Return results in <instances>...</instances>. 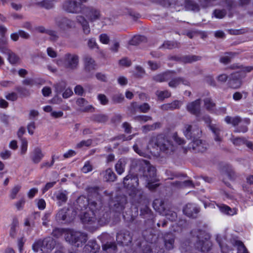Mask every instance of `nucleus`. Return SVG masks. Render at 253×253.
I'll return each instance as SVG.
<instances>
[{
	"instance_id": "f257e3e1",
	"label": "nucleus",
	"mask_w": 253,
	"mask_h": 253,
	"mask_svg": "<svg viewBox=\"0 0 253 253\" xmlns=\"http://www.w3.org/2000/svg\"><path fill=\"white\" fill-rule=\"evenodd\" d=\"M109 217L110 213L108 211L89 210L81 216V219L86 228L94 229L98 225H102L108 222Z\"/></svg>"
},
{
	"instance_id": "f03ea898",
	"label": "nucleus",
	"mask_w": 253,
	"mask_h": 253,
	"mask_svg": "<svg viewBox=\"0 0 253 253\" xmlns=\"http://www.w3.org/2000/svg\"><path fill=\"white\" fill-rule=\"evenodd\" d=\"M148 147L159 148L160 151L167 154H171L176 149V146L167 136L160 134L152 137L149 142Z\"/></svg>"
},
{
	"instance_id": "7ed1b4c3",
	"label": "nucleus",
	"mask_w": 253,
	"mask_h": 253,
	"mask_svg": "<svg viewBox=\"0 0 253 253\" xmlns=\"http://www.w3.org/2000/svg\"><path fill=\"white\" fill-rule=\"evenodd\" d=\"M183 133L186 137L192 140L193 149H196L198 148L199 151L202 150L200 148L202 141L198 139L201 135L202 131L196 124L193 123L192 124L185 125Z\"/></svg>"
},
{
	"instance_id": "20e7f679",
	"label": "nucleus",
	"mask_w": 253,
	"mask_h": 253,
	"mask_svg": "<svg viewBox=\"0 0 253 253\" xmlns=\"http://www.w3.org/2000/svg\"><path fill=\"white\" fill-rule=\"evenodd\" d=\"M239 70L238 72L232 73L231 75L230 80L229 81V85L233 88L239 87L242 84L241 79L245 76L247 73L253 70V67H239Z\"/></svg>"
},
{
	"instance_id": "39448f33",
	"label": "nucleus",
	"mask_w": 253,
	"mask_h": 253,
	"mask_svg": "<svg viewBox=\"0 0 253 253\" xmlns=\"http://www.w3.org/2000/svg\"><path fill=\"white\" fill-rule=\"evenodd\" d=\"M145 166L144 167V177L147 182V187L150 190H153L159 186V184L154 182V178L156 176V169L151 166L149 163L143 160Z\"/></svg>"
},
{
	"instance_id": "423d86ee",
	"label": "nucleus",
	"mask_w": 253,
	"mask_h": 253,
	"mask_svg": "<svg viewBox=\"0 0 253 253\" xmlns=\"http://www.w3.org/2000/svg\"><path fill=\"white\" fill-rule=\"evenodd\" d=\"M55 245V241L51 238H47L43 241L39 240L33 245L34 252H38L40 249L43 253H48L52 250Z\"/></svg>"
},
{
	"instance_id": "0eeeda50",
	"label": "nucleus",
	"mask_w": 253,
	"mask_h": 253,
	"mask_svg": "<svg viewBox=\"0 0 253 253\" xmlns=\"http://www.w3.org/2000/svg\"><path fill=\"white\" fill-rule=\"evenodd\" d=\"M153 205L156 211H158L160 214L165 215L169 220L173 221L176 218V212L170 211H165L164 203L162 201L156 200L154 201Z\"/></svg>"
},
{
	"instance_id": "6e6552de",
	"label": "nucleus",
	"mask_w": 253,
	"mask_h": 253,
	"mask_svg": "<svg viewBox=\"0 0 253 253\" xmlns=\"http://www.w3.org/2000/svg\"><path fill=\"white\" fill-rule=\"evenodd\" d=\"M64 66L69 70H75L79 65V57L75 54L66 53L63 57Z\"/></svg>"
},
{
	"instance_id": "1a4fd4ad",
	"label": "nucleus",
	"mask_w": 253,
	"mask_h": 253,
	"mask_svg": "<svg viewBox=\"0 0 253 253\" xmlns=\"http://www.w3.org/2000/svg\"><path fill=\"white\" fill-rule=\"evenodd\" d=\"M66 239L72 243H84L87 240V236L85 233L79 231H71L68 233Z\"/></svg>"
},
{
	"instance_id": "9d476101",
	"label": "nucleus",
	"mask_w": 253,
	"mask_h": 253,
	"mask_svg": "<svg viewBox=\"0 0 253 253\" xmlns=\"http://www.w3.org/2000/svg\"><path fill=\"white\" fill-rule=\"evenodd\" d=\"M205 235V233L204 231H200L199 234L196 236V238L199 240L196 247L200 249L202 252L209 251L211 247V243L208 240V238L205 237L204 240L203 239Z\"/></svg>"
},
{
	"instance_id": "9b49d317",
	"label": "nucleus",
	"mask_w": 253,
	"mask_h": 253,
	"mask_svg": "<svg viewBox=\"0 0 253 253\" xmlns=\"http://www.w3.org/2000/svg\"><path fill=\"white\" fill-rule=\"evenodd\" d=\"M77 214V211H74L73 209H63L59 211L56 214V218L58 220H64L67 216L68 220L73 219Z\"/></svg>"
},
{
	"instance_id": "f8f14e48",
	"label": "nucleus",
	"mask_w": 253,
	"mask_h": 253,
	"mask_svg": "<svg viewBox=\"0 0 253 253\" xmlns=\"http://www.w3.org/2000/svg\"><path fill=\"white\" fill-rule=\"evenodd\" d=\"M62 7L69 13H77L79 11V4L76 0H67L63 3Z\"/></svg>"
},
{
	"instance_id": "ddd939ff",
	"label": "nucleus",
	"mask_w": 253,
	"mask_h": 253,
	"mask_svg": "<svg viewBox=\"0 0 253 253\" xmlns=\"http://www.w3.org/2000/svg\"><path fill=\"white\" fill-rule=\"evenodd\" d=\"M56 26L62 30H66L74 26L73 21L67 18H59L56 19Z\"/></svg>"
},
{
	"instance_id": "4468645a",
	"label": "nucleus",
	"mask_w": 253,
	"mask_h": 253,
	"mask_svg": "<svg viewBox=\"0 0 253 253\" xmlns=\"http://www.w3.org/2000/svg\"><path fill=\"white\" fill-rule=\"evenodd\" d=\"M186 108L191 114L198 117L201 111V100L197 99L187 104Z\"/></svg>"
},
{
	"instance_id": "2eb2a0df",
	"label": "nucleus",
	"mask_w": 253,
	"mask_h": 253,
	"mask_svg": "<svg viewBox=\"0 0 253 253\" xmlns=\"http://www.w3.org/2000/svg\"><path fill=\"white\" fill-rule=\"evenodd\" d=\"M83 13L90 21H94L100 17L99 11L91 7H85L83 9Z\"/></svg>"
},
{
	"instance_id": "dca6fc26",
	"label": "nucleus",
	"mask_w": 253,
	"mask_h": 253,
	"mask_svg": "<svg viewBox=\"0 0 253 253\" xmlns=\"http://www.w3.org/2000/svg\"><path fill=\"white\" fill-rule=\"evenodd\" d=\"M144 139H139L137 140L135 144L133 146V148L134 151L139 154L140 156H144L145 155V152H144L145 149H149L151 147H148V145L144 148L143 146V143L144 142Z\"/></svg>"
},
{
	"instance_id": "f3484780",
	"label": "nucleus",
	"mask_w": 253,
	"mask_h": 253,
	"mask_svg": "<svg viewBox=\"0 0 253 253\" xmlns=\"http://www.w3.org/2000/svg\"><path fill=\"white\" fill-rule=\"evenodd\" d=\"M76 103L82 111L93 112L94 110V108L91 105L88 104V102L84 98H80L78 99Z\"/></svg>"
},
{
	"instance_id": "a211bd4d",
	"label": "nucleus",
	"mask_w": 253,
	"mask_h": 253,
	"mask_svg": "<svg viewBox=\"0 0 253 253\" xmlns=\"http://www.w3.org/2000/svg\"><path fill=\"white\" fill-rule=\"evenodd\" d=\"M224 121L227 124H231L234 126L238 125L241 122H243L246 125H248L250 123L249 119H245L244 120H242L239 116L232 117L228 116L225 118Z\"/></svg>"
},
{
	"instance_id": "6ab92c4d",
	"label": "nucleus",
	"mask_w": 253,
	"mask_h": 253,
	"mask_svg": "<svg viewBox=\"0 0 253 253\" xmlns=\"http://www.w3.org/2000/svg\"><path fill=\"white\" fill-rule=\"evenodd\" d=\"M68 192L66 190H60L56 192L54 195L55 200L57 201V204L60 206L65 203L68 199Z\"/></svg>"
},
{
	"instance_id": "aec40b11",
	"label": "nucleus",
	"mask_w": 253,
	"mask_h": 253,
	"mask_svg": "<svg viewBox=\"0 0 253 253\" xmlns=\"http://www.w3.org/2000/svg\"><path fill=\"white\" fill-rule=\"evenodd\" d=\"M173 72H172V76H173ZM169 80H171L169 82V86L172 88L176 87L180 84L187 85L189 84V82L187 80L182 78H173V76H172L171 78Z\"/></svg>"
},
{
	"instance_id": "412c9836",
	"label": "nucleus",
	"mask_w": 253,
	"mask_h": 253,
	"mask_svg": "<svg viewBox=\"0 0 253 253\" xmlns=\"http://www.w3.org/2000/svg\"><path fill=\"white\" fill-rule=\"evenodd\" d=\"M172 71H168L165 73L156 75L153 77V80L157 82H167L171 78Z\"/></svg>"
},
{
	"instance_id": "4be33fe9",
	"label": "nucleus",
	"mask_w": 253,
	"mask_h": 253,
	"mask_svg": "<svg viewBox=\"0 0 253 253\" xmlns=\"http://www.w3.org/2000/svg\"><path fill=\"white\" fill-rule=\"evenodd\" d=\"M43 157L42 149L39 147L35 148L31 154V159L35 164L40 163Z\"/></svg>"
},
{
	"instance_id": "5701e85b",
	"label": "nucleus",
	"mask_w": 253,
	"mask_h": 253,
	"mask_svg": "<svg viewBox=\"0 0 253 253\" xmlns=\"http://www.w3.org/2000/svg\"><path fill=\"white\" fill-rule=\"evenodd\" d=\"M183 212L187 216L194 217L195 214L199 212V210L195 205L188 204L184 207Z\"/></svg>"
},
{
	"instance_id": "b1692460",
	"label": "nucleus",
	"mask_w": 253,
	"mask_h": 253,
	"mask_svg": "<svg viewBox=\"0 0 253 253\" xmlns=\"http://www.w3.org/2000/svg\"><path fill=\"white\" fill-rule=\"evenodd\" d=\"M100 174L102 175L103 179L106 181H114L116 179V175L113 170L110 168L102 171Z\"/></svg>"
},
{
	"instance_id": "393cba45",
	"label": "nucleus",
	"mask_w": 253,
	"mask_h": 253,
	"mask_svg": "<svg viewBox=\"0 0 253 253\" xmlns=\"http://www.w3.org/2000/svg\"><path fill=\"white\" fill-rule=\"evenodd\" d=\"M85 69L87 71H90L95 69L96 65L95 61L89 56H85L84 58Z\"/></svg>"
},
{
	"instance_id": "a878e982",
	"label": "nucleus",
	"mask_w": 253,
	"mask_h": 253,
	"mask_svg": "<svg viewBox=\"0 0 253 253\" xmlns=\"http://www.w3.org/2000/svg\"><path fill=\"white\" fill-rule=\"evenodd\" d=\"M99 249V246L95 241H90L84 247V251L85 253H95Z\"/></svg>"
},
{
	"instance_id": "bb28decb",
	"label": "nucleus",
	"mask_w": 253,
	"mask_h": 253,
	"mask_svg": "<svg viewBox=\"0 0 253 253\" xmlns=\"http://www.w3.org/2000/svg\"><path fill=\"white\" fill-rule=\"evenodd\" d=\"M221 212L229 215H233L237 214V210L235 208L231 209L225 205L218 206Z\"/></svg>"
},
{
	"instance_id": "cd10ccee",
	"label": "nucleus",
	"mask_w": 253,
	"mask_h": 253,
	"mask_svg": "<svg viewBox=\"0 0 253 253\" xmlns=\"http://www.w3.org/2000/svg\"><path fill=\"white\" fill-rule=\"evenodd\" d=\"M182 105V102L180 101L175 100L170 103L164 104L162 108L164 110H174L178 109Z\"/></svg>"
},
{
	"instance_id": "c85d7f7f",
	"label": "nucleus",
	"mask_w": 253,
	"mask_h": 253,
	"mask_svg": "<svg viewBox=\"0 0 253 253\" xmlns=\"http://www.w3.org/2000/svg\"><path fill=\"white\" fill-rule=\"evenodd\" d=\"M126 161L125 159H120L115 165V169L118 174H121L125 171Z\"/></svg>"
},
{
	"instance_id": "c756f323",
	"label": "nucleus",
	"mask_w": 253,
	"mask_h": 253,
	"mask_svg": "<svg viewBox=\"0 0 253 253\" xmlns=\"http://www.w3.org/2000/svg\"><path fill=\"white\" fill-rule=\"evenodd\" d=\"M4 54L8 55V60L11 64H15L19 61V57L10 49L6 51Z\"/></svg>"
},
{
	"instance_id": "7c9ffc66",
	"label": "nucleus",
	"mask_w": 253,
	"mask_h": 253,
	"mask_svg": "<svg viewBox=\"0 0 253 253\" xmlns=\"http://www.w3.org/2000/svg\"><path fill=\"white\" fill-rule=\"evenodd\" d=\"M210 127L214 134V140L217 142H220L222 138L220 136V129L219 127L213 125H210Z\"/></svg>"
},
{
	"instance_id": "2f4dec72",
	"label": "nucleus",
	"mask_w": 253,
	"mask_h": 253,
	"mask_svg": "<svg viewBox=\"0 0 253 253\" xmlns=\"http://www.w3.org/2000/svg\"><path fill=\"white\" fill-rule=\"evenodd\" d=\"M173 185L177 188L182 187H194V184L191 180H186L183 182L175 181L172 183Z\"/></svg>"
},
{
	"instance_id": "473e14b6",
	"label": "nucleus",
	"mask_w": 253,
	"mask_h": 253,
	"mask_svg": "<svg viewBox=\"0 0 253 253\" xmlns=\"http://www.w3.org/2000/svg\"><path fill=\"white\" fill-rule=\"evenodd\" d=\"M8 41L5 37L0 38V52L4 54L9 49L7 47Z\"/></svg>"
},
{
	"instance_id": "72a5a7b5",
	"label": "nucleus",
	"mask_w": 253,
	"mask_h": 253,
	"mask_svg": "<svg viewBox=\"0 0 253 253\" xmlns=\"http://www.w3.org/2000/svg\"><path fill=\"white\" fill-rule=\"evenodd\" d=\"M161 126L160 123H155L151 125H145L142 127V130L143 132L147 133V132L151 130H155L159 128Z\"/></svg>"
},
{
	"instance_id": "f704fd0d",
	"label": "nucleus",
	"mask_w": 253,
	"mask_h": 253,
	"mask_svg": "<svg viewBox=\"0 0 253 253\" xmlns=\"http://www.w3.org/2000/svg\"><path fill=\"white\" fill-rule=\"evenodd\" d=\"M201 57L196 55H187L182 58V61L185 63H191L200 60Z\"/></svg>"
},
{
	"instance_id": "c9c22d12",
	"label": "nucleus",
	"mask_w": 253,
	"mask_h": 253,
	"mask_svg": "<svg viewBox=\"0 0 253 253\" xmlns=\"http://www.w3.org/2000/svg\"><path fill=\"white\" fill-rule=\"evenodd\" d=\"M156 94L159 99L163 100L165 98L170 97L171 95V93L168 90H158L156 91Z\"/></svg>"
},
{
	"instance_id": "e433bc0d",
	"label": "nucleus",
	"mask_w": 253,
	"mask_h": 253,
	"mask_svg": "<svg viewBox=\"0 0 253 253\" xmlns=\"http://www.w3.org/2000/svg\"><path fill=\"white\" fill-rule=\"evenodd\" d=\"M20 145V154L25 155L28 149V141L26 138H21Z\"/></svg>"
},
{
	"instance_id": "4c0bfd02",
	"label": "nucleus",
	"mask_w": 253,
	"mask_h": 253,
	"mask_svg": "<svg viewBox=\"0 0 253 253\" xmlns=\"http://www.w3.org/2000/svg\"><path fill=\"white\" fill-rule=\"evenodd\" d=\"M94 120L99 123H105L108 120V117L105 114H97L94 116Z\"/></svg>"
},
{
	"instance_id": "58836bf2",
	"label": "nucleus",
	"mask_w": 253,
	"mask_h": 253,
	"mask_svg": "<svg viewBox=\"0 0 253 253\" xmlns=\"http://www.w3.org/2000/svg\"><path fill=\"white\" fill-rule=\"evenodd\" d=\"M235 245L237 247V253H248V251L242 242L239 241H236Z\"/></svg>"
},
{
	"instance_id": "ea45409f",
	"label": "nucleus",
	"mask_w": 253,
	"mask_h": 253,
	"mask_svg": "<svg viewBox=\"0 0 253 253\" xmlns=\"http://www.w3.org/2000/svg\"><path fill=\"white\" fill-rule=\"evenodd\" d=\"M174 238L170 235L169 238L165 239V246L168 250H171L173 248Z\"/></svg>"
},
{
	"instance_id": "a19ab883",
	"label": "nucleus",
	"mask_w": 253,
	"mask_h": 253,
	"mask_svg": "<svg viewBox=\"0 0 253 253\" xmlns=\"http://www.w3.org/2000/svg\"><path fill=\"white\" fill-rule=\"evenodd\" d=\"M205 106L206 108L210 111L214 110L215 104L213 103L210 98H206L204 100Z\"/></svg>"
},
{
	"instance_id": "79ce46f5",
	"label": "nucleus",
	"mask_w": 253,
	"mask_h": 253,
	"mask_svg": "<svg viewBox=\"0 0 253 253\" xmlns=\"http://www.w3.org/2000/svg\"><path fill=\"white\" fill-rule=\"evenodd\" d=\"M21 186L16 185L12 188L9 195V197L11 199H14L16 198V195L21 189Z\"/></svg>"
},
{
	"instance_id": "37998d69",
	"label": "nucleus",
	"mask_w": 253,
	"mask_h": 253,
	"mask_svg": "<svg viewBox=\"0 0 253 253\" xmlns=\"http://www.w3.org/2000/svg\"><path fill=\"white\" fill-rule=\"evenodd\" d=\"M97 99L101 103V104L103 105H106L108 104L109 102V100L106 97V96L103 94H99L97 95Z\"/></svg>"
},
{
	"instance_id": "c03bdc74",
	"label": "nucleus",
	"mask_w": 253,
	"mask_h": 253,
	"mask_svg": "<svg viewBox=\"0 0 253 253\" xmlns=\"http://www.w3.org/2000/svg\"><path fill=\"white\" fill-rule=\"evenodd\" d=\"M93 169L92 165L89 162H86L82 168V170L84 173H87Z\"/></svg>"
},
{
	"instance_id": "a18cd8bd",
	"label": "nucleus",
	"mask_w": 253,
	"mask_h": 253,
	"mask_svg": "<svg viewBox=\"0 0 253 253\" xmlns=\"http://www.w3.org/2000/svg\"><path fill=\"white\" fill-rule=\"evenodd\" d=\"M92 141L90 139L86 140H82L76 145V147L78 148H81L84 146L88 147L91 144Z\"/></svg>"
},
{
	"instance_id": "49530a36",
	"label": "nucleus",
	"mask_w": 253,
	"mask_h": 253,
	"mask_svg": "<svg viewBox=\"0 0 253 253\" xmlns=\"http://www.w3.org/2000/svg\"><path fill=\"white\" fill-rule=\"evenodd\" d=\"M176 46V43L170 41H166L162 45V47L166 49H172Z\"/></svg>"
},
{
	"instance_id": "de8ad7c7",
	"label": "nucleus",
	"mask_w": 253,
	"mask_h": 253,
	"mask_svg": "<svg viewBox=\"0 0 253 253\" xmlns=\"http://www.w3.org/2000/svg\"><path fill=\"white\" fill-rule=\"evenodd\" d=\"M41 5L47 9H50L54 6L53 2L49 0H43L41 2Z\"/></svg>"
},
{
	"instance_id": "09e8293b",
	"label": "nucleus",
	"mask_w": 253,
	"mask_h": 253,
	"mask_svg": "<svg viewBox=\"0 0 253 253\" xmlns=\"http://www.w3.org/2000/svg\"><path fill=\"white\" fill-rule=\"evenodd\" d=\"M130 180V181H131V183H133V182H135L136 183V186H137L138 185V178L136 177H133L132 178L131 177V176H130L129 175H127L126 176L124 179V184L125 186H126L127 187H128V185H127V183H126V181L127 180Z\"/></svg>"
},
{
	"instance_id": "8fccbe9b",
	"label": "nucleus",
	"mask_w": 253,
	"mask_h": 253,
	"mask_svg": "<svg viewBox=\"0 0 253 253\" xmlns=\"http://www.w3.org/2000/svg\"><path fill=\"white\" fill-rule=\"evenodd\" d=\"M231 141L234 145L240 146L245 143V139L242 138L233 137Z\"/></svg>"
},
{
	"instance_id": "3c124183",
	"label": "nucleus",
	"mask_w": 253,
	"mask_h": 253,
	"mask_svg": "<svg viewBox=\"0 0 253 253\" xmlns=\"http://www.w3.org/2000/svg\"><path fill=\"white\" fill-rule=\"evenodd\" d=\"M135 120L141 123H145L152 120V118L150 116L142 115L136 117Z\"/></svg>"
},
{
	"instance_id": "603ef678",
	"label": "nucleus",
	"mask_w": 253,
	"mask_h": 253,
	"mask_svg": "<svg viewBox=\"0 0 253 253\" xmlns=\"http://www.w3.org/2000/svg\"><path fill=\"white\" fill-rule=\"evenodd\" d=\"M117 248L116 245L114 243H107L103 246V249L104 250H111L115 251Z\"/></svg>"
},
{
	"instance_id": "864d4df0",
	"label": "nucleus",
	"mask_w": 253,
	"mask_h": 253,
	"mask_svg": "<svg viewBox=\"0 0 253 253\" xmlns=\"http://www.w3.org/2000/svg\"><path fill=\"white\" fill-rule=\"evenodd\" d=\"M228 78V76L225 74H221L217 76L216 80L219 83L222 84L225 83Z\"/></svg>"
},
{
	"instance_id": "5fc2aeb1",
	"label": "nucleus",
	"mask_w": 253,
	"mask_h": 253,
	"mask_svg": "<svg viewBox=\"0 0 253 253\" xmlns=\"http://www.w3.org/2000/svg\"><path fill=\"white\" fill-rule=\"evenodd\" d=\"M11 155V152L8 150H5L0 153V156L3 160L9 159Z\"/></svg>"
},
{
	"instance_id": "6e6d98bb",
	"label": "nucleus",
	"mask_w": 253,
	"mask_h": 253,
	"mask_svg": "<svg viewBox=\"0 0 253 253\" xmlns=\"http://www.w3.org/2000/svg\"><path fill=\"white\" fill-rule=\"evenodd\" d=\"M46 34L50 36L51 40L55 41L58 38L57 33L55 31L48 30Z\"/></svg>"
},
{
	"instance_id": "4d7b16f0",
	"label": "nucleus",
	"mask_w": 253,
	"mask_h": 253,
	"mask_svg": "<svg viewBox=\"0 0 253 253\" xmlns=\"http://www.w3.org/2000/svg\"><path fill=\"white\" fill-rule=\"evenodd\" d=\"M173 139L178 145H183L185 143L184 139L179 137L176 133H174L172 135Z\"/></svg>"
},
{
	"instance_id": "13d9d810",
	"label": "nucleus",
	"mask_w": 253,
	"mask_h": 253,
	"mask_svg": "<svg viewBox=\"0 0 253 253\" xmlns=\"http://www.w3.org/2000/svg\"><path fill=\"white\" fill-rule=\"evenodd\" d=\"M138 108L141 112L146 113L150 109V106L147 103H144L143 104L139 105Z\"/></svg>"
},
{
	"instance_id": "bf43d9fd",
	"label": "nucleus",
	"mask_w": 253,
	"mask_h": 253,
	"mask_svg": "<svg viewBox=\"0 0 253 253\" xmlns=\"http://www.w3.org/2000/svg\"><path fill=\"white\" fill-rule=\"evenodd\" d=\"M213 13L217 18H222L226 15V12L223 10H215Z\"/></svg>"
},
{
	"instance_id": "052dcab7",
	"label": "nucleus",
	"mask_w": 253,
	"mask_h": 253,
	"mask_svg": "<svg viewBox=\"0 0 253 253\" xmlns=\"http://www.w3.org/2000/svg\"><path fill=\"white\" fill-rule=\"evenodd\" d=\"M99 39L101 42L103 44H108L110 41L109 37L105 34H101Z\"/></svg>"
},
{
	"instance_id": "680f3d73",
	"label": "nucleus",
	"mask_w": 253,
	"mask_h": 253,
	"mask_svg": "<svg viewBox=\"0 0 253 253\" xmlns=\"http://www.w3.org/2000/svg\"><path fill=\"white\" fill-rule=\"evenodd\" d=\"M75 93L78 95H82L84 92L83 87L80 85H77L74 88Z\"/></svg>"
},
{
	"instance_id": "e2e57ef3",
	"label": "nucleus",
	"mask_w": 253,
	"mask_h": 253,
	"mask_svg": "<svg viewBox=\"0 0 253 253\" xmlns=\"http://www.w3.org/2000/svg\"><path fill=\"white\" fill-rule=\"evenodd\" d=\"M117 241L121 244H124L126 243V239L124 238V234L122 233H119L117 234Z\"/></svg>"
},
{
	"instance_id": "0e129e2a",
	"label": "nucleus",
	"mask_w": 253,
	"mask_h": 253,
	"mask_svg": "<svg viewBox=\"0 0 253 253\" xmlns=\"http://www.w3.org/2000/svg\"><path fill=\"white\" fill-rule=\"evenodd\" d=\"M5 97L8 100L15 101L17 98V95L16 93L14 92H11L6 94Z\"/></svg>"
},
{
	"instance_id": "69168bd1",
	"label": "nucleus",
	"mask_w": 253,
	"mask_h": 253,
	"mask_svg": "<svg viewBox=\"0 0 253 253\" xmlns=\"http://www.w3.org/2000/svg\"><path fill=\"white\" fill-rule=\"evenodd\" d=\"M47 53L51 58H55L57 56L56 52L52 47L47 48Z\"/></svg>"
},
{
	"instance_id": "338daca9",
	"label": "nucleus",
	"mask_w": 253,
	"mask_h": 253,
	"mask_svg": "<svg viewBox=\"0 0 253 253\" xmlns=\"http://www.w3.org/2000/svg\"><path fill=\"white\" fill-rule=\"evenodd\" d=\"M73 93L72 90L71 88H68L63 93L62 96L64 98H68L70 97Z\"/></svg>"
},
{
	"instance_id": "774afa93",
	"label": "nucleus",
	"mask_w": 253,
	"mask_h": 253,
	"mask_svg": "<svg viewBox=\"0 0 253 253\" xmlns=\"http://www.w3.org/2000/svg\"><path fill=\"white\" fill-rule=\"evenodd\" d=\"M117 81L121 85H125L127 84V79L124 76L119 77Z\"/></svg>"
}]
</instances>
